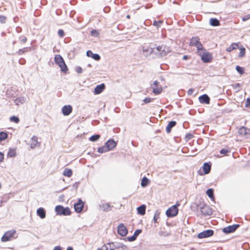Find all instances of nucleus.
<instances>
[{"label": "nucleus", "mask_w": 250, "mask_h": 250, "mask_svg": "<svg viewBox=\"0 0 250 250\" xmlns=\"http://www.w3.org/2000/svg\"><path fill=\"white\" fill-rule=\"evenodd\" d=\"M29 50V48L25 47V48H24L23 49L20 50L19 52V53L20 54H22L24 52L28 51Z\"/></svg>", "instance_id": "49530a36"}, {"label": "nucleus", "mask_w": 250, "mask_h": 250, "mask_svg": "<svg viewBox=\"0 0 250 250\" xmlns=\"http://www.w3.org/2000/svg\"><path fill=\"white\" fill-rule=\"evenodd\" d=\"M160 212L159 210H156L155 212L153 219H158L160 218Z\"/></svg>", "instance_id": "37998d69"}, {"label": "nucleus", "mask_w": 250, "mask_h": 250, "mask_svg": "<svg viewBox=\"0 0 250 250\" xmlns=\"http://www.w3.org/2000/svg\"><path fill=\"white\" fill-rule=\"evenodd\" d=\"M228 152H229V151L225 149H222L220 150V153L222 154L226 155Z\"/></svg>", "instance_id": "603ef678"}, {"label": "nucleus", "mask_w": 250, "mask_h": 250, "mask_svg": "<svg viewBox=\"0 0 250 250\" xmlns=\"http://www.w3.org/2000/svg\"><path fill=\"white\" fill-rule=\"evenodd\" d=\"M98 151L99 153H102L104 152H106L108 151V149L107 148V147H106L105 145L104 146H103L102 147H101L99 148Z\"/></svg>", "instance_id": "c9c22d12"}, {"label": "nucleus", "mask_w": 250, "mask_h": 250, "mask_svg": "<svg viewBox=\"0 0 250 250\" xmlns=\"http://www.w3.org/2000/svg\"><path fill=\"white\" fill-rule=\"evenodd\" d=\"M105 146L109 151L115 148L117 145L116 143L113 140H109L105 143Z\"/></svg>", "instance_id": "4468645a"}, {"label": "nucleus", "mask_w": 250, "mask_h": 250, "mask_svg": "<svg viewBox=\"0 0 250 250\" xmlns=\"http://www.w3.org/2000/svg\"><path fill=\"white\" fill-rule=\"evenodd\" d=\"M250 105V98H248L246 102L245 106L248 107Z\"/></svg>", "instance_id": "864d4df0"}, {"label": "nucleus", "mask_w": 250, "mask_h": 250, "mask_svg": "<svg viewBox=\"0 0 250 250\" xmlns=\"http://www.w3.org/2000/svg\"><path fill=\"white\" fill-rule=\"evenodd\" d=\"M162 21H154V22H153V25L157 26V27H159L161 25V24H162Z\"/></svg>", "instance_id": "c03bdc74"}, {"label": "nucleus", "mask_w": 250, "mask_h": 250, "mask_svg": "<svg viewBox=\"0 0 250 250\" xmlns=\"http://www.w3.org/2000/svg\"><path fill=\"white\" fill-rule=\"evenodd\" d=\"M54 60L55 62L59 65L61 71L63 72H66L67 70V67L62 57L60 55H57L55 56Z\"/></svg>", "instance_id": "f03ea898"}, {"label": "nucleus", "mask_w": 250, "mask_h": 250, "mask_svg": "<svg viewBox=\"0 0 250 250\" xmlns=\"http://www.w3.org/2000/svg\"><path fill=\"white\" fill-rule=\"evenodd\" d=\"M58 34L61 37H62L64 36V32L62 30L60 29L58 30Z\"/></svg>", "instance_id": "8fccbe9b"}, {"label": "nucleus", "mask_w": 250, "mask_h": 250, "mask_svg": "<svg viewBox=\"0 0 250 250\" xmlns=\"http://www.w3.org/2000/svg\"><path fill=\"white\" fill-rule=\"evenodd\" d=\"M238 43H232L231 45L226 49V51L228 52H230L234 49L238 48Z\"/></svg>", "instance_id": "a878e982"}, {"label": "nucleus", "mask_w": 250, "mask_h": 250, "mask_svg": "<svg viewBox=\"0 0 250 250\" xmlns=\"http://www.w3.org/2000/svg\"><path fill=\"white\" fill-rule=\"evenodd\" d=\"M25 99L23 97H20L18 98H17L15 100V103L17 105H19L20 104H22L25 102Z\"/></svg>", "instance_id": "2f4dec72"}, {"label": "nucleus", "mask_w": 250, "mask_h": 250, "mask_svg": "<svg viewBox=\"0 0 250 250\" xmlns=\"http://www.w3.org/2000/svg\"><path fill=\"white\" fill-rule=\"evenodd\" d=\"M100 208L102 210L104 211H109L112 209V208H113V206H111L109 204L104 203L101 205L100 206Z\"/></svg>", "instance_id": "412c9836"}, {"label": "nucleus", "mask_w": 250, "mask_h": 250, "mask_svg": "<svg viewBox=\"0 0 250 250\" xmlns=\"http://www.w3.org/2000/svg\"><path fill=\"white\" fill-rule=\"evenodd\" d=\"M142 232V230L141 229H137L135 230L133 235L137 238L138 236Z\"/></svg>", "instance_id": "79ce46f5"}, {"label": "nucleus", "mask_w": 250, "mask_h": 250, "mask_svg": "<svg viewBox=\"0 0 250 250\" xmlns=\"http://www.w3.org/2000/svg\"><path fill=\"white\" fill-rule=\"evenodd\" d=\"M98 250H128V248L122 243L111 242L104 244L102 248H98Z\"/></svg>", "instance_id": "f257e3e1"}, {"label": "nucleus", "mask_w": 250, "mask_h": 250, "mask_svg": "<svg viewBox=\"0 0 250 250\" xmlns=\"http://www.w3.org/2000/svg\"><path fill=\"white\" fill-rule=\"evenodd\" d=\"M7 137V133L4 132H0V140H4L6 139Z\"/></svg>", "instance_id": "4c0bfd02"}, {"label": "nucleus", "mask_w": 250, "mask_h": 250, "mask_svg": "<svg viewBox=\"0 0 250 250\" xmlns=\"http://www.w3.org/2000/svg\"><path fill=\"white\" fill-rule=\"evenodd\" d=\"M91 35L94 37H97L99 35L98 32L96 30H93L91 31Z\"/></svg>", "instance_id": "a18cd8bd"}, {"label": "nucleus", "mask_w": 250, "mask_h": 250, "mask_svg": "<svg viewBox=\"0 0 250 250\" xmlns=\"http://www.w3.org/2000/svg\"><path fill=\"white\" fill-rule=\"evenodd\" d=\"M72 111V106L70 105H65L62 108V114L65 116L69 115Z\"/></svg>", "instance_id": "2eb2a0df"}, {"label": "nucleus", "mask_w": 250, "mask_h": 250, "mask_svg": "<svg viewBox=\"0 0 250 250\" xmlns=\"http://www.w3.org/2000/svg\"><path fill=\"white\" fill-rule=\"evenodd\" d=\"M66 250H73V249L72 247H68L67 249H66Z\"/></svg>", "instance_id": "680f3d73"}, {"label": "nucleus", "mask_w": 250, "mask_h": 250, "mask_svg": "<svg viewBox=\"0 0 250 250\" xmlns=\"http://www.w3.org/2000/svg\"><path fill=\"white\" fill-rule=\"evenodd\" d=\"M38 215L41 218H44L45 217V211L44 208H41L38 209L37 211Z\"/></svg>", "instance_id": "b1692460"}, {"label": "nucleus", "mask_w": 250, "mask_h": 250, "mask_svg": "<svg viewBox=\"0 0 250 250\" xmlns=\"http://www.w3.org/2000/svg\"><path fill=\"white\" fill-rule=\"evenodd\" d=\"M156 49H154L150 46H143V53L145 56H148L152 53H154V51H155Z\"/></svg>", "instance_id": "ddd939ff"}, {"label": "nucleus", "mask_w": 250, "mask_h": 250, "mask_svg": "<svg viewBox=\"0 0 250 250\" xmlns=\"http://www.w3.org/2000/svg\"><path fill=\"white\" fill-rule=\"evenodd\" d=\"M201 212L205 215H211L212 213L211 208L207 205H205L201 209Z\"/></svg>", "instance_id": "dca6fc26"}, {"label": "nucleus", "mask_w": 250, "mask_h": 250, "mask_svg": "<svg viewBox=\"0 0 250 250\" xmlns=\"http://www.w3.org/2000/svg\"><path fill=\"white\" fill-rule=\"evenodd\" d=\"M77 72L78 73H81L82 72V68L81 67H78L77 68V70H76Z\"/></svg>", "instance_id": "bf43d9fd"}, {"label": "nucleus", "mask_w": 250, "mask_h": 250, "mask_svg": "<svg viewBox=\"0 0 250 250\" xmlns=\"http://www.w3.org/2000/svg\"><path fill=\"white\" fill-rule=\"evenodd\" d=\"M159 235L162 236H167L168 235V234L167 232H164L163 231L161 230L159 232Z\"/></svg>", "instance_id": "09e8293b"}, {"label": "nucleus", "mask_w": 250, "mask_h": 250, "mask_svg": "<svg viewBox=\"0 0 250 250\" xmlns=\"http://www.w3.org/2000/svg\"><path fill=\"white\" fill-rule=\"evenodd\" d=\"M250 18V16H247L246 17H243L242 20L243 21H246Z\"/></svg>", "instance_id": "052dcab7"}, {"label": "nucleus", "mask_w": 250, "mask_h": 250, "mask_svg": "<svg viewBox=\"0 0 250 250\" xmlns=\"http://www.w3.org/2000/svg\"><path fill=\"white\" fill-rule=\"evenodd\" d=\"M183 59H185V60L187 59V56H184Z\"/></svg>", "instance_id": "e2e57ef3"}, {"label": "nucleus", "mask_w": 250, "mask_h": 250, "mask_svg": "<svg viewBox=\"0 0 250 250\" xmlns=\"http://www.w3.org/2000/svg\"><path fill=\"white\" fill-rule=\"evenodd\" d=\"M127 229L126 227L123 224L120 223L117 228V232L121 236H125L127 234Z\"/></svg>", "instance_id": "9b49d317"}, {"label": "nucleus", "mask_w": 250, "mask_h": 250, "mask_svg": "<svg viewBox=\"0 0 250 250\" xmlns=\"http://www.w3.org/2000/svg\"><path fill=\"white\" fill-rule=\"evenodd\" d=\"M6 18L4 16H0V22L1 23H4L6 21Z\"/></svg>", "instance_id": "de8ad7c7"}, {"label": "nucleus", "mask_w": 250, "mask_h": 250, "mask_svg": "<svg viewBox=\"0 0 250 250\" xmlns=\"http://www.w3.org/2000/svg\"><path fill=\"white\" fill-rule=\"evenodd\" d=\"M146 206L145 205H143L137 208V210L138 213L141 215H144L146 212Z\"/></svg>", "instance_id": "393cba45"}, {"label": "nucleus", "mask_w": 250, "mask_h": 250, "mask_svg": "<svg viewBox=\"0 0 250 250\" xmlns=\"http://www.w3.org/2000/svg\"><path fill=\"white\" fill-rule=\"evenodd\" d=\"M176 124V123L175 121H170L166 127L167 132L169 133L171 131V128L174 127Z\"/></svg>", "instance_id": "bb28decb"}, {"label": "nucleus", "mask_w": 250, "mask_h": 250, "mask_svg": "<svg viewBox=\"0 0 250 250\" xmlns=\"http://www.w3.org/2000/svg\"><path fill=\"white\" fill-rule=\"evenodd\" d=\"M199 100L201 104H208L209 103L210 99L207 95L204 94L199 97Z\"/></svg>", "instance_id": "f3484780"}, {"label": "nucleus", "mask_w": 250, "mask_h": 250, "mask_svg": "<svg viewBox=\"0 0 250 250\" xmlns=\"http://www.w3.org/2000/svg\"><path fill=\"white\" fill-rule=\"evenodd\" d=\"M245 55V48L244 47H241L240 48V52L239 54V57L242 58Z\"/></svg>", "instance_id": "e433bc0d"}, {"label": "nucleus", "mask_w": 250, "mask_h": 250, "mask_svg": "<svg viewBox=\"0 0 250 250\" xmlns=\"http://www.w3.org/2000/svg\"><path fill=\"white\" fill-rule=\"evenodd\" d=\"M100 138V135L98 134L92 135L89 138V140L92 142H95Z\"/></svg>", "instance_id": "f704fd0d"}, {"label": "nucleus", "mask_w": 250, "mask_h": 250, "mask_svg": "<svg viewBox=\"0 0 250 250\" xmlns=\"http://www.w3.org/2000/svg\"><path fill=\"white\" fill-rule=\"evenodd\" d=\"M152 101V99L150 98H146L144 100V102L145 104L150 103Z\"/></svg>", "instance_id": "3c124183"}, {"label": "nucleus", "mask_w": 250, "mask_h": 250, "mask_svg": "<svg viewBox=\"0 0 250 250\" xmlns=\"http://www.w3.org/2000/svg\"><path fill=\"white\" fill-rule=\"evenodd\" d=\"M153 48L156 49V50L154 51V53L161 56L166 55L167 52H169V48L165 46L154 47Z\"/></svg>", "instance_id": "423d86ee"}, {"label": "nucleus", "mask_w": 250, "mask_h": 250, "mask_svg": "<svg viewBox=\"0 0 250 250\" xmlns=\"http://www.w3.org/2000/svg\"><path fill=\"white\" fill-rule=\"evenodd\" d=\"M63 175L67 177H70L72 175V171L70 169L65 168L63 171Z\"/></svg>", "instance_id": "c756f323"}, {"label": "nucleus", "mask_w": 250, "mask_h": 250, "mask_svg": "<svg viewBox=\"0 0 250 250\" xmlns=\"http://www.w3.org/2000/svg\"><path fill=\"white\" fill-rule=\"evenodd\" d=\"M189 45L196 46L198 50V52L204 50V47L199 41V38L197 37H193L190 40Z\"/></svg>", "instance_id": "20e7f679"}, {"label": "nucleus", "mask_w": 250, "mask_h": 250, "mask_svg": "<svg viewBox=\"0 0 250 250\" xmlns=\"http://www.w3.org/2000/svg\"><path fill=\"white\" fill-rule=\"evenodd\" d=\"M55 211L57 214L68 215L71 213V211L68 207L64 208L62 206H57Z\"/></svg>", "instance_id": "39448f33"}, {"label": "nucleus", "mask_w": 250, "mask_h": 250, "mask_svg": "<svg viewBox=\"0 0 250 250\" xmlns=\"http://www.w3.org/2000/svg\"><path fill=\"white\" fill-rule=\"evenodd\" d=\"M151 86L153 89V92L156 95L160 94L163 90L162 87L159 85V83L157 81H154Z\"/></svg>", "instance_id": "f8f14e48"}, {"label": "nucleus", "mask_w": 250, "mask_h": 250, "mask_svg": "<svg viewBox=\"0 0 250 250\" xmlns=\"http://www.w3.org/2000/svg\"><path fill=\"white\" fill-rule=\"evenodd\" d=\"M11 122H13L16 123H18L20 122V119L18 117L16 116H12L10 118Z\"/></svg>", "instance_id": "ea45409f"}, {"label": "nucleus", "mask_w": 250, "mask_h": 250, "mask_svg": "<svg viewBox=\"0 0 250 250\" xmlns=\"http://www.w3.org/2000/svg\"><path fill=\"white\" fill-rule=\"evenodd\" d=\"M105 88V85L104 83L98 85L95 88L94 93L95 95L99 94L103 92Z\"/></svg>", "instance_id": "6ab92c4d"}, {"label": "nucleus", "mask_w": 250, "mask_h": 250, "mask_svg": "<svg viewBox=\"0 0 250 250\" xmlns=\"http://www.w3.org/2000/svg\"><path fill=\"white\" fill-rule=\"evenodd\" d=\"M214 231L212 229H207L202 231L197 234L199 239L206 238L213 235Z\"/></svg>", "instance_id": "1a4fd4ad"}, {"label": "nucleus", "mask_w": 250, "mask_h": 250, "mask_svg": "<svg viewBox=\"0 0 250 250\" xmlns=\"http://www.w3.org/2000/svg\"><path fill=\"white\" fill-rule=\"evenodd\" d=\"M240 225L238 224L229 225L227 227H224L222 229V231L225 234H229L233 233L239 228Z\"/></svg>", "instance_id": "0eeeda50"}, {"label": "nucleus", "mask_w": 250, "mask_h": 250, "mask_svg": "<svg viewBox=\"0 0 250 250\" xmlns=\"http://www.w3.org/2000/svg\"><path fill=\"white\" fill-rule=\"evenodd\" d=\"M194 89L192 88L189 89L188 92V95H191L193 93Z\"/></svg>", "instance_id": "13d9d810"}, {"label": "nucleus", "mask_w": 250, "mask_h": 250, "mask_svg": "<svg viewBox=\"0 0 250 250\" xmlns=\"http://www.w3.org/2000/svg\"><path fill=\"white\" fill-rule=\"evenodd\" d=\"M211 165L208 163H205L204 164L203 168L205 174H208L210 170Z\"/></svg>", "instance_id": "cd10ccee"}, {"label": "nucleus", "mask_w": 250, "mask_h": 250, "mask_svg": "<svg viewBox=\"0 0 250 250\" xmlns=\"http://www.w3.org/2000/svg\"><path fill=\"white\" fill-rule=\"evenodd\" d=\"M26 41H27V38L23 36L21 38V42L24 43L26 42Z\"/></svg>", "instance_id": "5fc2aeb1"}, {"label": "nucleus", "mask_w": 250, "mask_h": 250, "mask_svg": "<svg viewBox=\"0 0 250 250\" xmlns=\"http://www.w3.org/2000/svg\"><path fill=\"white\" fill-rule=\"evenodd\" d=\"M206 193L207 195L212 200L214 199L213 190L212 188L208 189L207 190Z\"/></svg>", "instance_id": "473e14b6"}, {"label": "nucleus", "mask_w": 250, "mask_h": 250, "mask_svg": "<svg viewBox=\"0 0 250 250\" xmlns=\"http://www.w3.org/2000/svg\"><path fill=\"white\" fill-rule=\"evenodd\" d=\"M16 233L15 229H11L5 232L1 238V240L2 242H7L9 241L11 238Z\"/></svg>", "instance_id": "9d476101"}, {"label": "nucleus", "mask_w": 250, "mask_h": 250, "mask_svg": "<svg viewBox=\"0 0 250 250\" xmlns=\"http://www.w3.org/2000/svg\"><path fill=\"white\" fill-rule=\"evenodd\" d=\"M180 206L179 203H177L169 208L166 211V214L167 217H175L178 213V207Z\"/></svg>", "instance_id": "7ed1b4c3"}, {"label": "nucleus", "mask_w": 250, "mask_h": 250, "mask_svg": "<svg viewBox=\"0 0 250 250\" xmlns=\"http://www.w3.org/2000/svg\"><path fill=\"white\" fill-rule=\"evenodd\" d=\"M4 159V154L0 152V162H2Z\"/></svg>", "instance_id": "4d7b16f0"}, {"label": "nucleus", "mask_w": 250, "mask_h": 250, "mask_svg": "<svg viewBox=\"0 0 250 250\" xmlns=\"http://www.w3.org/2000/svg\"><path fill=\"white\" fill-rule=\"evenodd\" d=\"M157 220H153L154 223H157Z\"/></svg>", "instance_id": "0e129e2a"}, {"label": "nucleus", "mask_w": 250, "mask_h": 250, "mask_svg": "<svg viewBox=\"0 0 250 250\" xmlns=\"http://www.w3.org/2000/svg\"><path fill=\"white\" fill-rule=\"evenodd\" d=\"M83 207V203L81 200H79V201L74 205V208L76 211L77 212H81Z\"/></svg>", "instance_id": "a211bd4d"}, {"label": "nucleus", "mask_w": 250, "mask_h": 250, "mask_svg": "<svg viewBox=\"0 0 250 250\" xmlns=\"http://www.w3.org/2000/svg\"><path fill=\"white\" fill-rule=\"evenodd\" d=\"M236 69L241 74H243L244 72L243 68L239 66H236Z\"/></svg>", "instance_id": "a19ab883"}, {"label": "nucleus", "mask_w": 250, "mask_h": 250, "mask_svg": "<svg viewBox=\"0 0 250 250\" xmlns=\"http://www.w3.org/2000/svg\"><path fill=\"white\" fill-rule=\"evenodd\" d=\"M137 239V237L133 234L132 236H128L125 238L129 242H133Z\"/></svg>", "instance_id": "58836bf2"}, {"label": "nucleus", "mask_w": 250, "mask_h": 250, "mask_svg": "<svg viewBox=\"0 0 250 250\" xmlns=\"http://www.w3.org/2000/svg\"><path fill=\"white\" fill-rule=\"evenodd\" d=\"M53 250H62V249L61 246H57L54 248Z\"/></svg>", "instance_id": "6e6d98bb"}, {"label": "nucleus", "mask_w": 250, "mask_h": 250, "mask_svg": "<svg viewBox=\"0 0 250 250\" xmlns=\"http://www.w3.org/2000/svg\"><path fill=\"white\" fill-rule=\"evenodd\" d=\"M166 223H167V226H169V224L168 222H167Z\"/></svg>", "instance_id": "69168bd1"}, {"label": "nucleus", "mask_w": 250, "mask_h": 250, "mask_svg": "<svg viewBox=\"0 0 250 250\" xmlns=\"http://www.w3.org/2000/svg\"><path fill=\"white\" fill-rule=\"evenodd\" d=\"M209 23L213 26H216L220 25L219 21L216 19L211 18L209 20Z\"/></svg>", "instance_id": "c85d7f7f"}, {"label": "nucleus", "mask_w": 250, "mask_h": 250, "mask_svg": "<svg viewBox=\"0 0 250 250\" xmlns=\"http://www.w3.org/2000/svg\"><path fill=\"white\" fill-rule=\"evenodd\" d=\"M203 50L198 52V54L201 57V60L204 62H211L212 57L209 52H203Z\"/></svg>", "instance_id": "6e6552de"}, {"label": "nucleus", "mask_w": 250, "mask_h": 250, "mask_svg": "<svg viewBox=\"0 0 250 250\" xmlns=\"http://www.w3.org/2000/svg\"><path fill=\"white\" fill-rule=\"evenodd\" d=\"M86 55L88 57H91L96 61H99L100 59V56L98 54H93L90 50L87 51Z\"/></svg>", "instance_id": "4be33fe9"}, {"label": "nucleus", "mask_w": 250, "mask_h": 250, "mask_svg": "<svg viewBox=\"0 0 250 250\" xmlns=\"http://www.w3.org/2000/svg\"><path fill=\"white\" fill-rule=\"evenodd\" d=\"M126 17H127V18L129 19L130 18V16L129 15H127Z\"/></svg>", "instance_id": "338daca9"}, {"label": "nucleus", "mask_w": 250, "mask_h": 250, "mask_svg": "<svg viewBox=\"0 0 250 250\" xmlns=\"http://www.w3.org/2000/svg\"><path fill=\"white\" fill-rule=\"evenodd\" d=\"M149 183V180L146 177L143 178L141 181V186L143 187L146 186Z\"/></svg>", "instance_id": "72a5a7b5"}, {"label": "nucleus", "mask_w": 250, "mask_h": 250, "mask_svg": "<svg viewBox=\"0 0 250 250\" xmlns=\"http://www.w3.org/2000/svg\"><path fill=\"white\" fill-rule=\"evenodd\" d=\"M239 133L242 136H245L250 134V130L246 127H241L239 130Z\"/></svg>", "instance_id": "5701e85b"}, {"label": "nucleus", "mask_w": 250, "mask_h": 250, "mask_svg": "<svg viewBox=\"0 0 250 250\" xmlns=\"http://www.w3.org/2000/svg\"><path fill=\"white\" fill-rule=\"evenodd\" d=\"M187 222L188 223V219H187Z\"/></svg>", "instance_id": "774afa93"}, {"label": "nucleus", "mask_w": 250, "mask_h": 250, "mask_svg": "<svg viewBox=\"0 0 250 250\" xmlns=\"http://www.w3.org/2000/svg\"><path fill=\"white\" fill-rule=\"evenodd\" d=\"M16 155V149L14 148H10L7 154V156L10 157H14Z\"/></svg>", "instance_id": "7c9ffc66"}, {"label": "nucleus", "mask_w": 250, "mask_h": 250, "mask_svg": "<svg viewBox=\"0 0 250 250\" xmlns=\"http://www.w3.org/2000/svg\"><path fill=\"white\" fill-rule=\"evenodd\" d=\"M39 146V143L38 141L37 137L34 136L31 139L30 147L32 148H34Z\"/></svg>", "instance_id": "aec40b11"}]
</instances>
